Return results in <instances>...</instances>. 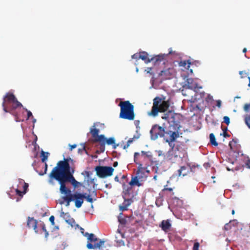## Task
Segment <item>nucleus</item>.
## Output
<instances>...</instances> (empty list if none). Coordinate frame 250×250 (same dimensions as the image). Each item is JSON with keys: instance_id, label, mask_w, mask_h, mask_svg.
I'll use <instances>...</instances> for the list:
<instances>
[{"instance_id": "obj_30", "label": "nucleus", "mask_w": 250, "mask_h": 250, "mask_svg": "<svg viewBox=\"0 0 250 250\" xmlns=\"http://www.w3.org/2000/svg\"><path fill=\"white\" fill-rule=\"evenodd\" d=\"M236 220H233L232 221H230L229 223H227L225 224L224 226V229L226 230H229L231 228V226H235V224H236Z\"/></svg>"}, {"instance_id": "obj_19", "label": "nucleus", "mask_w": 250, "mask_h": 250, "mask_svg": "<svg viewBox=\"0 0 250 250\" xmlns=\"http://www.w3.org/2000/svg\"><path fill=\"white\" fill-rule=\"evenodd\" d=\"M65 196L62 197L64 201L67 202L66 206H68L69 205V203L73 201L72 197V194L71 192L64 193Z\"/></svg>"}, {"instance_id": "obj_34", "label": "nucleus", "mask_w": 250, "mask_h": 250, "mask_svg": "<svg viewBox=\"0 0 250 250\" xmlns=\"http://www.w3.org/2000/svg\"><path fill=\"white\" fill-rule=\"evenodd\" d=\"M245 122L248 127L250 129V115H247L245 117Z\"/></svg>"}, {"instance_id": "obj_62", "label": "nucleus", "mask_w": 250, "mask_h": 250, "mask_svg": "<svg viewBox=\"0 0 250 250\" xmlns=\"http://www.w3.org/2000/svg\"><path fill=\"white\" fill-rule=\"evenodd\" d=\"M156 205L158 207H160L162 205V203L161 202L159 203V201L158 200H156Z\"/></svg>"}, {"instance_id": "obj_31", "label": "nucleus", "mask_w": 250, "mask_h": 250, "mask_svg": "<svg viewBox=\"0 0 250 250\" xmlns=\"http://www.w3.org/2000/svg\"><path fill=\"white\" fill-rule=\"evenodd\" d=\"M210 144L214 146H217L218 143L216 141L215 136L213 133H211L209 135Z\"/></svg>"}, {"instance_id": "obj_33", "label": "nucleus", "mask_w": 250, "mask_h": 250, "mask_svg": "<svg viewBox=\"0 0 250 250\" xmlns=\"http://www.w3.org/2000/svg\"><path fill=\"white\" fill-rule=\"evenodd\" d=\"M165 56V54H160L156 56L155 58H153V60H155V62L161 61L164 59Z\"/></svg>"}, {"instance_id": "obj_24", "label": "nucleus", "mask_w": 250, "mask_h": 250, "mask_svg": "<svg viewBox=\"0 0 250 250\" xmlns=\"http://www.w3.org/2000/svg\"><path fill=\"white\" fill-rule=\"evenodd\" d=\"M130 200L125 199L124 202L123 204V205L120 206V210L121 211L126 210L127 209L128 207L130 205Z\"/></svg>"}, {"instance_id": "obj_42", "label": "nucleus", "mask_w": 250, "mask_h": 250, "mask_svg": "<svg viewBox=\"0 0 250 250\" xmlns=\"http://www.w3.org/2000/svg\"><path fill=\"white\" fill-rule=\"evenodd\" d=\"M145 169V168L143 167V165L142 164H140L138 167V170L137 171V174H139V173L142 171V170Z\"/></svg>"}, {"instance_id": "obj_56", "label": "nucleus", "mask_w": 250, "mask_h": 250, "mask_svg": "<svg viewBox=\"0 0 250 250\" xmlns=\"http://www.w3.org/2000/svg\"><path fill=\"white\" fill-rule=\"evenodd\" d=\"M139 124H140V121L139 120H135L134 121V124L137 128L139 127Z\"/></svg>"}, {"instance_id": "obj_27", "label": "nucleus", "mask_w": 250, "mask_h": 250, "mask_svg": "<svg viewBox=\"0 0 250 250\" xmlns=\"http://www.w3.org/2000/svg\"><path fill=\"white\" fill-rule=\"evenodd\" d=\"M187 167L186 166H182L181 168L178 170V175L181 176L183 175V176L187 175L188 173Z\"/></svg>"}, {"instance_id": "obj_32", "label": "nucleus", "mask_w": 250, "mask_h": 250, "mask_svg": "<svg viewBox=\"0 0 250 250\" xmlns=\"http://www.w3.org/2000/svg\"><path fill=\"white\" fill-rule=\"evenodd\" d=\"M49 153L47 152H45L43 151H42L41 152V157H42V162H45L47 159V157L49 155Z\"/></svg>"}, {"instance_id": "obj_8", "label": "nucleus", "mask_w": 250, "mask_h": 250, "mask_svg": "<svg viewBox=\"0 0 250 250\" xmlns=\"http://www.w3.org/2000/svg\"><path fill=\"white\" fill-rule=\"evenodd\" d=\"M95 170L97 175L101 178L111 176L114 171L113 167L107 166H97L95 168Z\"/></svg>"}, {"instance_id": "obj_10", "label": "nucleus", "mask_w": 250, "mask_h": 250, "mask_svg": "<svg viewBox=\"0 0 250 250\" xmlns=\"http://www.w3.org/2000/svg\"><path fill=\"white\" fill-rule=\"evenodd\" d=\"M72 197L73 200L75 199V206L77 208H80L83 202V198H84L83 194L82 193H75L72 194Z\"/></svg>"}, {"instance_id": "obj_18", "label": "nucleus", "mask_w": 250, "mask_h": 250, "mask_svg": "<svg viewBox=\"0 0 250 250\" xmlns=\"http://www.w3.org/2000/svg\"><path fill=\"white\" fill-rule=\"evenodd\" d=\"M103 137L98 136V138L95 139V142H99L100 145V150L101 152H104L105 151V144L104 142Z\"/></svg>"}, {"instance_id": "obj_12", "label": "nucleus", "mask_w": 250, "mask_h": 250, "mask_svg": "<svg viewBox=\"0 0 250 250\" xmlns=\"http://www.w3.org/2000/svg\"><path fill=\"white\" fill-rule=\"evenodd\" d=\"M162 111V112H164V113L161 116L162 118L167 120L168 122H172L174 118L173 113L170 110L166 112L165 110L163 109Z\"/></svg>"}, {"instance_id": "obj_25", "label": "nucleus", "mask_w": 250, "mask_h": 250, "mask_svg": "<svg viewBox=\"0 0 250 250\" xmlns=\"http://www.w3.org/2000/svg\"><path fill=\"white\" fill-rule=\"evenodd\" d=\"M129 184L131 186L136 185L138 187H140L142 185V184L139 182L137 176L132 177L131 180L129 182Z\"/></svg>"}, {"instance_id": "obj_55", "label": "nucleus", "mask_w": 250, "mask_h": 250, "mask_svg": "<svg viewBox=\"0 0 250 250\" xmlns=\"http://www.w3.org/2000/svg\"><path fill=\"white\" fill-rule=\"evenodd\" d=\"M172 188H166L165 187V188L163 189V191H165L166 190H168L169 191H172Z\"/></svg>"}, {"instance_id": "obj_29", "label": "nucleus", "mask_w": 250, "mask_h": 250, "mask_svg": "<svg viewBox=\"0 0 250 250\" xmlns=\"http://www.w3.org/2000/svg\"><path fill=\"white\" fill-rule=\"evenodd\" d=\"M93 127L94 128H91L90 129V133H91L93 137L97 138H98V136L100 135H98V133L99 132V130L98 129H97L95 128V123H94Z\"/></svg>"}, {"instance_id": "obj_47", "label": "nucleus", "mask_w": 250, "mask_h": 250, "mask_svg": "<svg viewBox=\"0 0 250 250\" xmlns=\"http://www.w3.org/2000/svg\"><path fill=\"white\" fill-rule=\"evenodd\" d=\"M24 109L27 111V119H28L30 117L32 116V113L30 111L28 110L26 108H24Z\"/></svg>"}, {"instance_id": "obj_14", "label": "nucleus", "mask_w": 250, "mask_h": 250, "mask_svg": "<svg viewBox=\"0 0 250 250\" xmlns=\"http://www.w3.org/2000/svg\"><path fill=\"white\" fill-rule=\"evenodd\" d=\"M104 241L103 240H100L99 242L95 243L94 244H92L91 243H88L86 247L88 249H100L101 247L104 245Z\"/></svg>"}, {"instance_id": "obj_44", "label": "nucleus", "mask_w": 250, "mask_h": 250, "mask_svg": "<svg viewBox=\"0 0 250 250\" xmlns=\"http://www.w3.org/2000/svg\"><path fill=\"white\" fill-rule=\"evenodd\" d=\"M17 195L20 196L22 197V195L24 194L23 191L21 192V190H19L18 188L15 189Z\"/></svg>"}, {"instance_id": "obj_5", "label": "nucleus", "mask_w": 250, "mask_h": 250, "mask_svg": "<svg viewBox=\"0 0 250 250\" xmlns=\"http://www.w3.org/2000/svg\"><path fill=\"white\" fill-rule=\"evenodd\" d=\"M185 88H187L193 90L195 92L194 95L192 96L191 99L189 100L190 103H194L202 98L205 94L204 92H199V89H202V87L198 86V83L192 78H187L185 81Z\"/></svg>"}, {"instance_id": "obj_11", "label": "nucleus", "mask_w": 250, "mask_h": 250, "mask_svg": "<svg viewBox=\"0 0 250 250\" xmlns=\"http://www.w3.org/2000/svg\"><path fill=\"white\" fill-rule=\"evenodd\" d=\"M159 75L163 76L165 79H170L174 76V70L173 68H168L161 71Z\"/></svg>"}, {"instance_id": "obj_2", "label": "nucleus", "mask_w": 250, "mask_h": 250, "mask_svg": "<svg viewBox=\"0 0 250 250\" xmlns=\"http://www.w3.org/2000/svg\"><path fill=\"white\" fill-rule=\"evenodd\" d=\"M2 105L5 112L10 113L15 116L16 122H20L23 121V120L19 119L17 115L13 112L17 107L22 106L21 104L17 100L14 94L7 93L3 98Z\"/></svg>"}, {"instance_id": "obj_64", "label": "nucleus", "mask_w": 250, "mask_h": 250, "mask_svg": "<svg viewBox=\"0 0 250 250\" xmlns=\"http://www.w3.org/2000/svg\"><path fill=\"white\" fill-rule=\"evenodd\" d=\"M247 165L248 166V167L250 168V160H249L248 161V162L247 163Z\"/></svg>"}, {"instance_id": "obj_50", "label": "nucleus", "mask_w": 250, "mask_h": 250, "mask_svg": "<svg viewBox=\"0 0 250 250\" xmlns=\"http://www.w3.org/2000/svg\"><path fill=\"white\" fill-rule=\"evenodd\" d=\"M226 168H227V169L228 171H233L234 170H238V168H237L236 167H235V168H233V167L230 168L229 166H227L226 167Z\"/></svg>"}, {"instance_id": "obj_59", "label": "nucleus", "mask_w": 250, "mask_h": 250, "mask_svg": "<svg viewBox=\"0 0 250 250\" xmlns=\"http://www.w3.org/2000/svg\"><path fill=\"white\" fill-rule=\"evenodd\" d=\"M139 155V153L138 152H135L134 154V161L135 162L136 161V159L137 158V157H138V156Z\"/></svg>"}, {"instance_id": "obj_20", "label": "nucleus", "mask_w": 250, "mask_h": 250, "mask_svg": "<svg viewBox=\"0 0 250 250\" xmlns=\"http://www.w3.org/2000/svg\"><path fill=\"white\" fill-rule=\"evenodd\" d=\"M84 236L87 237L88 240L90 242H95L98 240V239L93 233L85 232Z\"/></svg>"}, {"instance_id": "obj_3", "label": "nucleus", "mask_w": 250, "mask_h": 250, "mask_svg": "<svg viewBox=\"0 0 250 250\" xmlns=\"http://www.w3.org/2000/svg\"><path fill=\"white\" fill-rule=\"evenodd\" d=\"M70 160L73 161L70 158H64L63 161H60L58 162L57 166L53 168L49 175V179L48 180V183L49 184L51 185L54 184L52 178L54 177L55 175H60L62 171L64 173L70 171V166L69 163Z\"/></svg>"}, {"instance_id": "obj_23", "label": "nucleus", "mask_w": 250, "mask_h": 250, "mask_svg": "<svg viewBox=\"0 0 250 250\" xmlns=\"http://www.w3.org/2000/svg\"><path fill=\"white\" fill-rule=\"evenodd\" d=\"M85 181L86 182V188H87V187H89L90 184H93V188L94 190H96L95 188L97 187V184L95 183L94 178H91L89 177Z\"/></svg>"}, {"instance_id": "obj_43", "label": "nucleus", "mask_w": 250, "mask_h": 250, "mask_svg": "<svg viewBox=\"0 0 250 250\" xmlns=\"http://www.w3.org/2000/svg\"><path fill=\"white\" fill-rule=\"evenodd\" d=\"M28 187V184L26 183H24L23 188V193L25 194L26 192V190Z\"/></svg>"}, {"instance_id": "obj_16", "label": "nucleus", "mask_w": 250, "mask_h": 250, "mask_svg": "<svg viewBox=\"0 0 250 250\" xmlns=\"http://www.w3.org/2000/svg\"><path fill=\"white\" fill-rule=\"evenodd\" d=\"M148 53L145 51H143L140 54V59H141L142 60L144 61L145 63H148L150 62L151 61L153 60V58H148Z\"/></svg>"}, {"instance_id": "obj_51", "label": "nucleus", "mask_w": 250, "mask_h": 250, "mask_svg": "<svg viewBox=\"0 0 250 250\" xmlns=\"http://www.w3.org/2000/svg\"><path fill=\"white\" fill-rule=\"evenodd\" d=\"M216 106L219 107V108H220L221 106V104H222V102L221 100H218L216 101Z\"/></svg>"}, {"instance_id": "obj_46", "label": "nucleus", "mask_w": 250, "mask_h": 250, "mask_svg": "<svg viewBox=\"0 0 250 250\" xmlns=\"http://www.w3.org/2000/svg\"><path fill=\"white\" fill-rule=\"evenodd\" d=\"M160 99L158 97H156L154 99V105L155 106L158 104V103L159 102Z\"/></svg>"}, {"instance_id": "obj_4", "label": "nucleus", "mask_w": 250, "mask_h": 250, "mask_svg": "<svg viewBox=\"0 0 250 250\" xmlns=\"http://www.w3.org/2000/svg\"><path fill=\"white\" fill-rule=\"evenodd\" d=\"M176 124L174 123V125H169V128H165L159 126L158 125H153L150 131V138L152 140H155L158 138H166L169 134L170 130H173V128H176Z\"/></svg>"}, {"instance_id": "obj_57", "label": "nucleus", "mask_w": 250, "mask_h": 250, "mask_svg": "<svg viewBox=\"0 0 250 250\" xmlns=\"http://www.w3.org/2000/svg\"><path fill=\"white\" fill-rule=\"evenodd\" d=\"M133 138H130L127 142V144L129 146L133 142Z\"/></svg>"}, {"instance_id": "obj_35", "label": "nucleus", "mask_w": 250, "mask_h": 250, "mask_svg": "<svg viewBox=\"0 0 250 250\" xmlns=\"http://www.w3.org/2000/svg\"><path fill=\"white\" fill-rule=\"evenodd\" d=\"M92 174V172L88 171H84L82 173V175L87 178H89Z\"/></svg>"}, {"instance_id": "obj_22", "label": "nucleus", "mask_w": 250, "mask_h": 250, "mask_svg": "<svg viewBox=\"0 0 250 250\" xmlns=\"http://www.w3.org/2000/svg\"><path fill=\"white\" fill-rule=\"evenodd\" d=\"M151 69H152L151 67H147V69L146 70V72L147 73H149V74L153 75V76L152 77V78L150 80V83L151 84V86L150 87V88H156V86L155 85V79L154 77V73L151 72Z\"/></svg>"}, {"instance_id": "obj_17", "label": "nucleus", "mask_w": 250, "mask_h": 250, "mask_svg": "<svg viewBox=\"0 0 250 250\" xmlns=\"http://www.w3.org/2000/svg\"><path fill=\"white\" fill-rule=\"evenodd\" d=\"M160 227L163 230L167 231L171 227V224L168 220H163L160 225Z\"/></svg>"}, {"instance_id": "obj_37", "label": "nucleus", "mask_w": 250, "mask_h": 250, "mask_svg": "<svg viewBox=\"0 0 250 250\" xmlns=\"http://www.w3.org/2000/svg\"><path fill=\"white\" fill-rule=\"evenodd\" d=\"M42 229L45 232V237L46 238H47L49 234H48V232L47 231V230L46 229L45 225L44 224H42Z\"/></svg>"}, {"instance_id": "obj_45", "label": "nucleus", "mask_w": 250, "mask_h": 250, "mask_svg": "<svg viewBox=\"0 0 250 250\" xmlns=\"http://www.w3.org/2000/svg\"><path fill=\"white\" fill-rule=\"evenodd\" d=\"M140 54L135 53L132 56V58L133 59H140Z\"/></svg>"}, {"instance_id": "obj_61", "label": "nucleus", "mask_w": 250, "mask_h": 250, "mask_svg": "<svg viewBox=\"0 0 250 250\" xmlns=\"http://www.w3.org/2000/svg\"><path fill=\"white\" fill-rule=\"evenodd\" d=\"M77 145L76 144H74L72 145H70V149L72 150L73 149L75 148L76 147Z\"/></svg>"}, {"instance_id": "obj_38", "label": "nucleus", "mask_w": 250, "mask_h": 250, "mask_svg": "<svg viewBox=\"0 0 250 250\" xmlns=\"http://www.w3.org/2000/svg\"><path fill=\"white\" fill-rule=\"evenodd\" d=\"M223 133L222 135H223V136L224 137L226 138V137H228L229 136V135L227 132V131L228 130L227 127H225V128L223 129Z\"/></svg>"}, {"instance_id": "obj_58", "label": "nucleus", "mask_w": 250, "mask_h": 250, "mask_svg": "<svg viewBox=\"0 0 250 250\" xmlns=\"http://www.w3.org/2000/svg\"><path fill=\"white\" fill-rule=\"evenodd\" d=\"M47 165L46 164H45V170H44V173H39V175H43L44 174L46 173V171H47Z\"/></svg>"}, {"instance_id": "obj_49", "label": "nucleus", "mask_w": 250, "mask_h": 250, "mask_svg": "<svg viewBox=\"0 0 250 250\" xmlns=\"http://www.w3.org/2000/svg\"><path fill=\"white\" fill-rule=\"evenodd\" d=\"M83 151H85V152L86 154L87 153V151L85 150L84 145H83V148H79V149H78V153H82V152Z\"/></svg>"}, {"instance_id": "obj_1", "label": "nucleus", "mask_w": 250, "mask_h": 250, "mask_svg": "<svg viewBox=\"0 0 250 250\" xmlns=\"http://www.w3.org/2000/svg\"><path fill=\"white\" fill-rule=\"evenodd\" d=\"M72 172H67L64 173L63 171L61 172L60 175H55L54 177L52 178V180H56L60 185V190L61 193H66L71 192V190L66 187L65 184L67 182H70L71 184L74 187H76L78 185H81V183L77 181L73 176Z\"/></svg>"}, {"instance_id": "obj_60", "label": "nucleus", "mask_w": 250, "mask_h": 250, "mask_svg": "<svg viewBox=\"0 0 250 250\" xmlns=\"http://www.w3.org/2000/svg\"><path fill=\"white\" fill-rule=\"evenodd\" d=\"M139 155V153L138 152H135L134 154V161L135 162L136 161V159L137 158V157H138V156Z\"/></svg>"}, {"instance_id": "obj_39", "label": "nucleus", "mask_w": 250, "mask_h": 250, "mask_svg": "<svg viewBox=\"0 0 250 250\" xmlns=\"http://www.w3.org/2000/svg\"><path fill=\"white\" fill-rule=\"evenodd\" d=\"M200 244L198 242H195L192 250H199Z\"/></svg>"}, {"instance_id": "obj_13", "label": "nucleus", "mask_w": 250, "mask_h": 250, "mask_svg": "<svg viewBox=\"0 0 250 250\" xmlns=\"http://www.w3.org/2000/svg\"><path fill=\"white\" fill-rule=\"evenodd\" d=\"M37 221L33 217H28L27 225L29 228H33L36 233L38 232L37 230Z\"/></svg>"}, {"instance_id": "obj_21", "label": "nucleus", "mask_w": 250, "mask_h": 250, "mask_svg": "<svg viewBox=\"0 0 250 250\" xmlns=\"http://www.w3.org/2000/svg\"><path fill=\"white\" fill-rule=\"evenodd\" d=\"M99 136L103 137V140L104 143L106 144H107L108 145H112L114 144L115 142V139L114 137H110L108 139H107L104 135H100Z\"/></svg>"}, {"instance_id": "obj_15", "label": "nucleus", "mask_w": 250, "mask_h": 250, "mask_svg": "<svg viewBox=\"0 0 250 250\" xmlns=\"http://www.w3.org/2000/svg\"><path fill=\"white\" fill-rule=\"evenodd\" d=\"M178 156L179 154L177 151H168L167 152V158L172 163L176 161Z\"/></svg>"}, {"instance_id": "obj_6", "label": "nucleus", "mask_w": 250, "mask_h": 250, "mask_svg": "<svg viewBox=\"0 0 250 250\" xmlns=\"http://www.w3.org/2000/svg\"><path fill=\"white\" fill-rule=\"evenodd\" d=\"M119 105L121 107L120 118L128 120L134 119V106L128 101L121 102Z\"/></svg>"}, {"instance_id": "obj_9", "label": "nucleus", "mask_w": 250, "mask_h": 250, "mask_svg": "<svg viewBox=\"0 0 250 250\" xmlns=\"http://www.w3.org/2000/svg\"><path fill=\"white\" fill-rule=\"evenodd\" d=\"M87 190L89 192L88 194L86 193H83L84 199H85L88 202L92 203L97 199V191L96 190H91L89 188Z\"/></svg>"}, {"instance_id": "obj_36", "label": "nucleus", "mask_w": 250, "mask_h": 250, "mask_svg": "<svg viewBox=\"0 0 250 250\" xmlns=\"http://www.w3.org/2000/svg\"><path fill=\"white\" fill-rule=\"evenodd\" d=\"M244 110L246 112H250V103L246 104L244 106Z\"/></svg>"}, {"instance_id": "obj_26", "label": "nucleus", "mask_w": 250, "mask_h": 250, "mask_svg": "<svg viewBox=\"0 0 250 250\" xmlns=\"http://www.w3.org/2000/svg\"><path fill=\"white\" fill-rule=\"evenodd\" d=\"M191 62L189 60L188 61H181L179 62V65L181 67H183L185 68H187L188 70L190 67Z\"/></svg>"}, {"instance_id": "obj_52", "label": "nucleus", "mask_w": 250, "mask_h": 250, "mask_svg": "<svg viewBox=\"0 0 250 250\" xmlns=\"http://www.w3.org/2000/svg\"><path fill=\"white\" fill-rule=\"evenodd\" d=\"M149 152H146V151H141V153L142 154H144V155H146L147 157H151V155H149L148 154V153H149Z\"/></svg>"}, {"instance_id": "obj_28", "label": "nucleus", "mask_w": 250, "mask_h": 250, "mask_svg": "<svg viewBox=\"0 0 250 250\" xmlns=\"http://www.w3.org/2000/svg\"><path fill=\"white\" fill-rule=\"evenodd\" d=\"M162 105H161L160 107L159 108H158L155 106H153L152 108V111H151V114L153 116H157L158 112H162Z\"/></svg>"}, {"instance_id": "obj_53", "label": "nucleus", "mask_w": 250, "mask_h": 250, "mask_svg": "<svg viewBox=\"0 0 250 250\" xmlns=\"http://www.w3.org/2000/svg\"><path fill=\"white\" fill-rule=\"evenodd\" d=\"M66 222H67L69 224H70L72 226H73L72 223H75V221L74 219H70L68 220H66Z\"/></svg>"}, {"instance_id": "obj_63", "label": "nucleus", "mask_w": 250, "mask_h": 250, "mask_svg": "<svg viewBox=\"0 0 250 250\" xmlns=\"http://www.w3.org/2000/svg\"><path fill=\"white\" fill-rule=\"evenodd\" d=\"M19 182L20 184H23L24 182V180L23 179H19Z\"/></svg>"}, {"instance_id": "obj_54", "label": "nucleus", "mask_w": 250, "mask_h": 250, "mask_svg": "<svg viewBox=\"0 0 250 250\" xmlns=\"http://www.w3.org/2000/svg\"><path fill=\"white\" fill-rule=\"evenodd\" d=\"M119 145V144H116L115 142L114 144L112 145V148L115 149Z\"/></svg>"}, {"instance_id": "obj_41", "label": "nucleus", "mask_w": 250, "mask_h": 250, "mask_svg": "<svg viewBox=\"0 0 250 250\" xmlns=\"http://www.w3.org/2000/svg\"><path fill=\"white\" fill-rule=\"evenodd\" d=\"M118 220L120 223L122 225H125L126 224V219L125 218H121L120 217H119Z\"/></svg>"}, {"instance_id": "obj_48", "label": "nucleus", "mask_w": 250, "mask_h": 250, "mask_svg": "<svg viewBox=\"0 0 250 250\" xmlns=\"http://www.w3.org/2000/svg\"><path fill=\"white\" fill-rule=\"evenodd\" d=\"M54 220H55V218H54V216L52 215L49 218V221H50L51 224L52 225H54L55 223H54Z\"/></svg>"}, {"instance_id": "obj_7", "label": "nucleus", "mask_w": 250, "mask_h": 250, "mask_svg": "<svg viewBox=\"0 0 250 250\" xmlns=\"http://www.w3.org/2000/svg\"><path fill=\"white\" fill-rule=\"evenodd\" d=\"M179 127L180 125L178 124H176V128H173V130H170L169 132H167L169 135L166 138H165V140L168 143L170 147V149L169 151H179L177 148L174 147L175 145L174 142L179 136L178 131Z\"/></svg>"}, {"instance_id": "obj_40", "label": "nucleus", "mask_w": 250, "mask_h": 250, "mask_svg": "<svg viewBox=\"0 0 250 250\" xmlns=\"http://www.w3.org/2000/svg\"><path fill=\"white\" fill-rule=\"evenodd\" d=\"M224 122L226 123L227 125H229L230 123L229 118L228 116H225L223 118Z\"/></svg>"}]
</instances>
